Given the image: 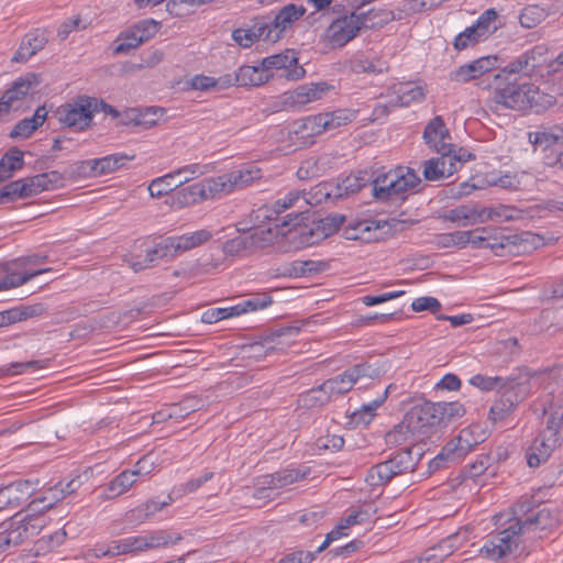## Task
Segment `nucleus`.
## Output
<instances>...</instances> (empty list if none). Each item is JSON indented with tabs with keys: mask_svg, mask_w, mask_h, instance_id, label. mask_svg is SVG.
<instances>
[{
	"mask_svg": "<svg viewBox=\"0 0 563 563\" xmlns=\"http://www.w3.org/2000/svg\"><path fill=\"white\" fill-rule=\"evenodd\" d=\"M543 428L527 452L530 467H538L563 442V398L552 397L543 406Z\"/></svg>",
	"mask_w": 563,
	"mask_h": 563,
	"instance_id": "f257e3e1",
	"label": "nucleus"
},
{
	"mask_svg": "<svg viewBox=\"0 0 563 563\" xmlns=\"http://www.w3.org/2000/svg\"><path fill=\"white\" fill-rule=\"evenodd\" d=\"M494 519L498 530L487 536L478 553L486 560L500 561L517 552L522 537L521 526L509 514H498Z\"/></svg>",
	"mask_w": 563,
	"mask_h": 563,
	"instance_id": "f03ea898",
	"label": "nucleus"
},
{
	"mask_svg": "<svg viewBox=\"0 0 563 563\" xmlns=\"http://www.w3.org/2000/svg\"><path fill=\"white\" fill-rule=\"evenodd\" d=\"M358 9H353L335 18L325 29L323 37L330 48H342L349 42L357 36L362 29H373L388 22L390 13L384 12V18L375 21L372 15L374 11L357 13Z\"/></svg>",
	"mask_w": 563,
	"mask_h": 563,
	"instance_id": "7ed1b4c3",
	"label": "nucleus"
},
{
	"mask_svg": "<svg viewBox=\"0 0 563 563\" xmlns=\"http://www.w3.org/2000/svg\"><path fill=\"white\" fill-rule=\"evenodd\" d=\"M420 181L412 168L398 166L372 181L373 196L378 201L399 205L407 199V191L415 189Z\"/></svg>",
	"mask_w": 563,
	"mask_h": 563,
	"instance_id": "20e7f679",
	"label": "nucleus"
},
{
	"mask_svg": "<svg viewBox=\"0 0 563 563\" xmlns=\"http://www.w3.org/2000/svg\"><path fill=\"white\" fill-rule=\"evenodd\" d=\"M531 378L527 368H518L517 373L508 376L504 389L499 391L500 397L489 409L488 419L493 423L505 420L527 398L531 391Z\"/></svg>",
	"mask_w": 563,
	"mask_h": 563,
	"instance_id": "39448f33",
	"label": "nucleus"
},
{
	"mask_svg": "<svg viewBox=\"0 0 563 563\" xmlns=\"http://www.w3.org/2000/svg\"><path fill=\"white\" fill-rule=\"evenodd\" d=\"M46 525L42 514L18 512L0 523V554L36 537Z\"/></svg>",
	"mask_w": 563,
	"mask_h": 563,
	"instance_id": "423d86ee",
	"label": "nucleus"
},
{
	"mask_svg": "<svg viewBox=\"0 0 563 563\" xmlns=\"http://www.w3.org/2000/svg\"><path fill=\"white\" fill-rule=\"evenodd\" d=\"M487 438V430L479 423L471 424L462 429L460 433L450 440L437 456L430 461V470L437 471L445 466L446 463L460 462L468 452L483 443Z\"/></svg>",
	"mask_w": 563,
	"mask_h": 563,
	"instance_id": "0eeeda50",
	"label": "nucleus"
},
{
	"mask_svg": "<svg viewBox=\"0 0 563 563\" xmlns=\"http://www.w3.org/2000/svg\"><path fill=\"white\" fill-rule=\"evenodd\" d=\"M422 457L420 446H408L394 453L387 461L372 466L366 475L369 486H383L395 476L413 472Z\"/></svg>",
	"mask_w": 563,
	"mask_h": 563,
	"instance_id": "6e6552de",
	"label": "nucleus"
},
{
	"mask_svg": "<svg viewBox=\"0 0 563 563\" xmlns=\"http://www.w3.org/2000/svg\"><path fill=\"white\" fill-rule=\"evenodd\" d=\"M517 77L514 79L496 74L494 76V92L492 101L496 106H500L512 110H523L531 106L533 101V87L530 84H518Z\"/></svg>",
	"mask_w": 563,
	"mask_h": 563,
	"instance_id": "1a4fd4ad",
	"label": "nucleus"
},
{
	"mask_svg": "<svg viewBox=\"0 0 563 563\" xmlns=\"http://www.w3.org/2000/svg\"><path fill=\"white\" fill-rule=\"evenodd\" d=\"M512 517L520 522L522 536L529 532L552 530L559 522L556 514L548 506L533 508L529 500L518 504Z\"/></svg>",
	"mask_w": 563,
	"mask_h": 563,
	"instance_id": "9d476101",
	"label": "nucleus"
},
{
	"mask_svg": "<svg viewBox=\"0 0 563 563\" xmlns=\"http://www.w3.org/2000/svg\"><path fill=\"white\" fill-rule=\"evenodd\" d=\"M354 384L353 378L345 371L335 377L327 379L319 387L310 389L305 397V401L311 406H322L333 396H340L351 390Z\"/></svg>",
	"mask_w": 563,
	"mask_h": 563,
	"instance_id": "9b49d317",
	"label": "nucleus"
},
{
	"mask_svg": "<svg viewBox=\"0 0 563 563\" xmlns=\"http://www.w3.org/2000/svg\"><path fill=\"white\" fill-rule=\"evenodd\" d=\"M88 104L84 96H78L71 102L58 107L56 115L59 123L76 131L87 130L92 123Z\"/></svg>",
	"mask_w": 563,
	"mask_h": 563,
	"instance_id": "f8f14e48",
	"label": "nucleus"
},
{
	"mask_svg": "<svg viewBox=\"0 0 563 563\" xmlns=\"http://www.w3.org/2000/svg\"><path fill=\"white\" fill-rule=\"evenodd\" d=\"M261 66L265 73L269 70H283L280 77L288 80H298L306 75L305 68L299 65L298 57L294 49H285L282 53L267 56L262 59Z\"/></svg>",
	"mask_w": 563,
	"mask_h": 563,
	"instance_id": "ddd939ff",
	"label": "nucleus"
},
{
	"mask_svg": "<svg viewBox=\"0 0 563 563\" xmlns=\"http://www.w3.org/2000/svg\"><path fill=\"white\" fill-rule=\"evenodd\" d=\"M223 197L218 177H209L191 184L178 191V200L184 205H195L208 199Z\"/></svg>",
	"mask_w": 563,
	"mask_h": 563,
	"instance_id": "4468645a",
	"label": "nucleus"
},
{
	"mask_svg": "<svg viewBox=\"0 0 563 563\" xmlns=\"http://www.w3.org/2000/svg\"><path fill=\"white\" fill-rule=\"evenodd\" d=\"M309 473V467L305 466L302 468H283L273 474H266L262 476L261 484L263 486L255 490L254 497H267L268 489L282 488L297 483L306 478Z\"/></svg>",
	"mask_w": 563,
	"mask_h": 563,
	"instance_id": "2eb2a0df",
	"label": "nucleus"
},
{
	"mask_svg": "<svg viewBox=\"0 0 563 563\" xmlns=\"http://www.w3.org/2000/svg\"><path fill=\"white\" fill-rule=\"evenodd\" d=\"M218 177L223 196L230 195L235 190L243 189L255 180L262 178V170L257 166L247 165L240 169H234Z\"/></svg>",
	"mask_w": 563,
	"mask_h": 563,
	"instance_id": "dca6fc26",
	"label": "nucleus"
},
{
	"mask_svg": "<svg viewBox=\"0 0 563 563\" xmlns=\"http://www.w3.org/2000/svg\"><path fill=\"white\" fill-rule=\"evenodd\" d=\"M331 88L325 81L300 85L296 89L285 92L283 102L286 107L301 108L320 100Z\"/></svg>",
	"mask_w": 563,
	"mask_h": 563,
	"instance_id": "f3484780",
	"label": "nucleus"
},
{
	"mask_svg": "<svg viewBox=\"0 0 563 563\" xmlns=\"http://www.w3.org/2000/svg\"><path fill=\"white\" fill-rule=\"evenodd\" d=\"M185 173L203 174V170H201V166L199 164H192V165H187L185 167H181V168L177 169L176 172L166 174L162 177H157V178L153 179L147 187L151 197L161 198V197L169 194L170 191L177 189L185 183L189 181L190 180L189 177H184V178L179 179V181H175V178L181 176Z\"/></svg>",
	"mask_w": 563,
	"mask_h": 563,
	"instance_id": "a211bd4d",
	"label": "nucleus"
},
{
	"mask_svg": "<svg viewBox=\"0 0 563 563\" xmlns=\"http://www.w3.org/2000/svg\"><path fill=\"white\" fill-rule=\"evenodd\" d=\"M41 81V76L35 73H27L13 81L12 86L7 89L0 98V118L9 113L14 101L23 99L30 90L37 87Z\"/></svg>",
	"mask_w": 563,
	"mask_h": 563,
	"instance_id": "6ab92c4d",
	"label": "nucleus"
},
{
	"mask_svg": "<svg viewBox=\"0 0 563 563\" xmlns=\"http://www.w3.org/2000/svg\"><path fill=\"white\" fill-rule=\"evenodd\" d=\"M321 120L320 114H314L294 121L289 128V139L299 146L312 144L313 137L324 132Z\"/></svg>",
	"mask_w": 563,
	"mask_h": 563,
	"instance_id": "aec40b11",
	"label": "nucleus"
},
{
	"mask_svg": "<svg viewBox=\"0 0 563 563\" xmlns=\"http://www.w3.org/2000/svg\"><path fill=\"white\" fill-rule=\"evenodd\" d=\"M440 409L439 402H424L413 407L408 415L412 429L428 433L433 428H443Z\"/></svg>",
	"mask_w": 563,
	"mask_h": 563,
	"instance_id": "412c9836",
	"label": "nucleus"
},
{
	"mask_svg": "<svg viewBox=\"0 0 563 563\" xmlns=\"http://www.w3.org/2000/svg\"><path fill=\"white\" fill-rule=\"evenodd\" d=\"M344 220V216L338 213L329 214L324 218L312 221L311 227H305L300 231V234L305 238L307 244L312 245L339 231Z\"/></svg>",
	"mask_w": 563,
	"mask_h": 563,
	"instance_id": "4be33fe9",
	"label": "nucleus"
},
{
	"mask_svg": "<svg viewBox=\"0 0 563 563\" xmlns=\"http://www.w3.org/2000/svg\"><path fill=\"white\" fill-rule=\"evenodd\" d=\"M522 238L510 234L505 229L487 228L486 249H490L497 256L519 253Z\"/></svg>",
	"mask_w": 563,
	"mask_h": 563,
	"instance_id": "5701e85b",
	"label": "nucleus"
},
{
	"mask_svg": "<svg viewBox=\"0 0 563 563\" xmlns=\"http://www.w3.org/2000/svg\"><path fill=\"white\" fill-rule=\"evenodd\" d=\"M134 155L112 154L101 158L81 162L80 170L88 176H101L113 173L123 167L128 161L134 159Z\"/></svg>",
	"mask_w": 563,
	"mask_h": 563,
	"instance_id": "b1692460",
	"label": "nucleus"
},
{
	"mask_svg": "<svg viewBox=\"0 0 563 563\" xmlns=\"http://www.w3.org/2000/svg\"><path fill=\"white\" fill-rule=\"evenodd\" d=\"M497 56L488 55L481 57L468 64L461 65L450 74V79L456 82H467L495 69L497 67Z\"/></svg>",
	"mask_w": 563,
	"mask_h": 563,
	"instance_id": "393cba45",
	"label": "nucleus"
},
{
	"mask_svg": "<svg viewBox=\"0 0 563 563\" xmlns=\"http://www.w3.org/2000/svg\"><path fill=\"white\" fill-rule=\"evenodd\" d=\"M48 42V32L45 29H35L26 33L12 57V62L24 63L42 51Z\"/></svg>",
	"mask_w": 563,
	"mask_h": 563,
	"instance_id": "a878e982",
	"label": "nucleus"
},
{
	"mask_svg": "<svg viewBox=\"0 0 563 563\" xmlns=\"http://www.w3.org/2000/svg\"><path fill=\"white\" fill-rule=\"evenodd\" d=\"M34 493L30 481H16L0 489L2 508H16L26 503Z\"/></svg>",
	"mask_w": 563,
	"mask_h": 563,
	"instance_id": "bb28decb",
	"label": "nucleus"
},
{
	"mask_svg": "<svg viewBox=\"0 0 563 563\" xmlns=\"http://www.w3.org/2000/svg\"><path fill=\"white\" fill-rule=\"evenodd\" d=\"M369 510L371 506L361 507L357 510H353L346 517L342 518L340 522L325 536V540L317 549V552H322L332 541L346 536V530L352 526L367 521L371 517Z\"/></svg>",
	"mask_w": 563,
	"mask_h": 563,
	"instance_id": "cd10ccee",
	"label": "nucleus"
},
{
	"mask_svg": "<svg viewBox=\"0 0 563 563\" xmlns=\"http://www.w3.org/2000/svg\"><path fill=\"white\" fill-rule=\"evenodd\" d=\"M176 252H174L173 241L168 238L157 243L154 247L147 249L143 258L132 257L130 261V267L134 272H140L154 266L159 260L174 256Z\"/></svg>",
	"mask_w": 563,
	"mask_h": 563,
	"instance_id": "c85d7f7f",
	"label": "nucleus"
},
{
	"mask_svg": "<svg viewBox=\"0 0 563 563\" xmlns=\"http://www.w3.org/2000/svg\"><path fill=\"white\" fill-rule=\"evenodd\" d=\"M423 140L426 144L435 151H443L446 146L452 145L451 134L441 115L432 118L423 130Z\"/></svg>",
	"mask_w": 563,
	"mask_h": 563,
	"instance_id": "c756f323",
	"label": "nucleus"
},
{
	"mask_svg": "<svg viewBox=\"0 0 563 563\" xmlns=\"http://www.w3.org/2000/svg\"><path fill=\"white\" fill-rule=\"evenodd\" d=\"M306 11L303 5L295 3L287 4L280 9L271 21L272 27L275 31L271 38H276L277 42L283 38L285 32L291 29L294 23L305 15Z\"/></svg>",
	"mask_w": 563,
	"mask_h": 563,
	"instance_id": "7c9ffc66",
	"label": "nucleus"
},
{
	"mask_svg": "<svg viewBox=\"0 0 563 563\" xmlns=\"http://www.w3.org/2000/svg\"><path fill=\"white\" fill-rule=\"evenodd\" d=\"M164 109L158 107L131 108L122 113L121 123L123 125L142 126L150 129L157 124L158 113L163 114Z\"/></svg>",
	"mask_w": 563,
	"mask_h": 563,
	"instance_id": "2f4dec72",
	"label": "nucleus"
},
{
	"mask_svg": "<svg viewBox=\"0 0 563 563\" xmlns=\"http://www.w3.org/2000/svg\"><path fill=\"white\" fill-rule=\"evenodd\" d=\"M528 140L533 145L534 151L545 152L559 142L563 143V128L558 125L541 128L538 131L529 132Z\"/></svg>",
	"mask_w": 563,
	"mask_h": 563,
	"instance_id": "473e14b6",
	"label": "nucleus"
},
{
	"mask_svg": "<svg viewBox=\"0 0 563 563\" xmlns=\"http://www.w3.org/2000/svg\"><path fill=\"white\" fill-rule=\"evenodd\" d=\"M46 308L43 303L34 305H20L18 307L0 312L3 327L23 321L33 317L41 316L45 312Z\"/></svg>",
	"mask_w": 563,
	"mask_h": 563,
	"instance_id": "72a5a7b5",
	"label": "nucleus"
},
{
	"mask_svg": "<svg viewBox=\"0 0 563 563\" xmlns=\"http://www.w3.org/2000/svg\"><path fill=\"white\" fill-rule=\"evenodd\" d=\"M424 97L426 93L421 86H417L411 82L399 84L394 88L390 104L393 107H406L411 102L423 100Z\"/></svg>",
	"mask_w": 563,
	"mask_h": 563,
	"instance_id": "f704fd0d",
	"label": "nucleus"
},
{
	"mask_svg": "<svg viewBox=\"0 0 563 563\" xmlns=\"http://www.w3.org/2000/svg\"><path fill=\"white\" fill-rule=\"evenodd\" d=\"M273 78V74L265 73L263 66L243 65L235 71V81L239 87L261 86Z\"/></svg>",
	"mask_w": 563,
	"mask_h": 563,
	"instance_id": "c9c22d12",
	"label": "nucleus"
},
{
	"mask_svg": "<svg viewBox=\"0 0 563 563\" xmlns=\"http://www.w3.org/2000/svg\"><path fill=\"white\" fill-rule=\"evenodd\" d=\"M47 111L45 107H38L33 117L20 120L11 130L10 137L27 139L35 130H37L45 121Z\"/></svg>",
	"mask_w": 563,
	"mask_h": 563,
	"instance_id": "e433bc0d",
	"label": "nucleus"
},
{
	"mask_svg": "<svg viewBox=\"0 0 563 563\" xmlns=\"http://www.w3.org/2000/svg\"><path fill=\"white\" fill-rule=\"evenodd\" d=\"M172 503L173 498L170 496H168L167 500L164 501H158L156 499L146 500L140 506L128 511L126 519L129 522L142 523Z\"/></svg>",
	"mask_w": 563,
	"mask_h": 563,
	"instance_id": "4c0bfd02",
	"label": "nucleus"
},
{
	"mask_svg": "<svg viewBox=\"0 0 563 563\" xmlns=\"http://www.w3.org/2000/svg\"><path fill=\"white\" fill-rule=\"evenodd\" d=\"M11 265L12 264H7L4 266V272L7 273V275L2 279H0V291L8 290L11 288H16L21 285L26 284L34 277L52 271L51 268H41V269L25 271L23 273H20V272L12 271Z\"/></svg>",
	"mask_w": 563,
	"mask_h": 563,
	"instance_id": "58836bf2",
	"label": "nucleus"
},
{
	"mask_svg": "<svg viewBox=\"0 0 563 563\" xmlns=\"http://www.w3.org/2000/svg\"><path fill=\"white\" fill-rule=\"evenodd\" d=\"M368 180L369 179L366 173H360L358 175H350L335 186L334 191H325L324 196L343 198L344 196L356 194L363 187L366 186Z\"/></svg>",
	"mask_w": 563,
	"mask_h": 563,
	"instance_id": "ea45409f",
	"label": "nucleus"
},
{
	"mask_svg": "<svg viewBox=\"0 0 563 563\" xmlns=\"http://www.w3.org/2000/svg\"><path fill=\"white\" fill-rule=\"evenodd\" d=\"M24 165V154L18 147L10 148L0 159V181L12 177Z\"/></svg>",
	"mask_w": 563,
	"mask_h": 563,
	"instance_id": "a19ab883",
	"label": "nucleus"
},
{
	"mask_svg": "<svg viewBox=\"0 0 563 563\" xmlns=\"http://www.w3.org/2000/svg\"><path fill=\"white\" fill-rule=\"evenodd\" d=\"M136 482L135 474L130 470H125L117 475L104 488L103 495L106 499H112L128 492Z\"/></svg>",
	"mask_w": 563,
	"mask_h": 563,
	"instance_id": "79ce46f5",
	"label": "nucleus"
},
{
	"mask_svg": "<svg viewBox=\"0 0 563 563\" xmlns=\"http://www.w3.org/2000/svg\"><path fill=\"white\" fill-rule=\"evenodd\" d=\"M260 233L263 234L264 231L255 230L252 233L240 234L231 240H228L223 245L224 253L234 255L240 253L241 251L256 246L258 242L262 240L260 238Z\"/></svg>",
	"mask_w": 563,
	"mask_h": 563,
	"instance_id": "37998d69",
	"label": "nucleus"
},
{
	"mask_svg": "<svg viewBox=\"0 0 563 563\" xmlns=\"http://www.w3.org/2000/svg\"><path fill=\"white\" fill-rule=\"evenodd\" d=\"M498 13L494 8L485 10L472 25L473 30L482 41L487 40L497 29Z\"/></svg>",
	"mask_w": 563,
	"mask_h": 563,
	"instance_id": "c03bdc74",
	"label": "nucleus"
},
{
	"mask_svg": "<svg viewBox=\"0 0 563 563\" xmlns=\"http://www.w3.org/2000/svg\"><path fill=\"white\" fill-rule=\"evenodd\" d=\"M495 216H497L496 212H494L493 209H482L477 210L475 208H470L467 206H461L454 209H451L448 211V214L445 216L446 219L450 221H460V220H474L477 219L484 220V219H493Z\"/></svg>",
	"mask_w": 563,
	"mask_h": 563,
	"instance_id": "a18cd8bd",
	"label": "nucleus"
},
{
	"mask_svg": "<svg viewBox=\"0 0 563 563\" xmlns=\"http://www.w3.org/2000/svg\"><path fill=\"white\" fill-rule=\"evenodd\" d=\"M212 234L208 230H199L189 234H184L177 238H170L174 244V252L187 251L192 247L199 246L211 239Z\"/></svg>",
	"mask_w": 563,
	"mask_h": 563,
	"instance_id": "49530a36",
	"label": "nucleus"
},
{
	"mask_svg": "<svg viewBox=\"0 0 563 563\" xmlns=\"http://www.w3.org/2000/svg\"><path fill=\"white\" fill-rule=\"evenodd\" d=\"M146 540V550L166 548L170 544L178 543L183 537L178 532L169 530H153L144 534Z\"/></svg>",
	"mask_w": 563,
	"mask_h": 563,
	"instance_id": "de8ad7c7",
	"label": "nucleus"
},
{
	"mask_svg": "<svg viewBox=\"0 0 563 563\" xmlns=\"http://www.w3.org/2000/svg\"><path fill=\"white\" fill-rule=\"evenodd\" d=\"M63 499V489L56 484L46 489L41 497L33 499L29 504V510L41 512L43 510L51 509L57 501Z\"/></svg>",
	"mask_w": 563,
	"mask_h": 563,
	"instance_id": "09e8293b",
	"label": "nucleus"
},
{
	"mask_svg": "<svg viewBox=\"0 0 563 563\" xmlns=\"http://www.w3.org/2000/svg\"><path fill=\"white\" fill-rule=\"evenodd\" d=\"M319 114L322 118L321 124L324 128V132L346 125L354 119V113L346 109H339L332 112H324Z\"/></svg>",
	"mask_w": 563,
	"mask_h": 563,
	"instance_id": "8fccbe9b",
	"label": "nucleus"
},
{
	"mask_svg": "<svg viewBox=\"0 0 563 563\" xmlns=\"http://www.w3.org/2000/svg\"><path fill=\"white\" fill-rule=\"evenodd\" d=\"M60 178L58 172L43 173L35 175L31 178L24 179L26 187L30 190V197L40 194L43 190L52 188V184L56 183Z\"/></svg>",
	"mask_w": 563,
	"mask_h": 563,
	"instance_id": "3c124183",
	"label": "nucleus"
},
{
	"mask_svg": "<svg viewBox=\"0 0 563 563\" xmlns=\"http://www.w3.org/2000/svg\"><path fill=\"white\" fill-rule=\"evenodd\" d=\"M203 407V400L197 396L186 397L179 404L173 405L168 409V417L174 419L186 418L191 412H195Z\"/></svg>",
	"mask_w": 563,
	"mask_h": 563,
	"instance_id": "603ef678",
	"label": "nucleus"
},
{
	"mask_svg": "<svg viewBox=\"0 0 563 563\" xmlns=\"http://www.w3.org/2000/svg\"><path fill=\"white\" fill-rule=\"evenodd\" d=\"M300 329L298 327L287 325L280 327L268 334L261 344H254L253 347L261 345L266 352L275 350V344H283V338H295Z\"/></svg>",
	"mask_w": 563,
	"mask_h": 563,
	"instance_id": "864d4df0",
	"label": "nucleus"
},
{
	"mask_svg": "<svg viewBox=\"0 0 563 563\" xmlns=\"http://www.w3.org/2000/svg\"><path fill=\"white\" fill-rule=\"evenodd\" d=\"M30 197L29 187H26L24 179H18L7 184L0 190V205L16 199H24Z\"/></svg>",
	"mask_w": 563,
	"mask_h": 563,
	"instance_id": "5fc2aeb1",
	"label": "nucleus"
},
{
	"mask_svg": "<svg viewBox=\"0 0 563 563\" xmlns=\"http://www.w3.org/2000/svg\"><path fill=\"white\" fill-rule=\"evenodd\" d=\"M505 380H508V377L476 374L470 378L468 383L483 391L495 389L500 391L504 389V385H506Z\"/></svg>",
	"mask_w": 563,
	"mask_h": 563,
	"instance_id": "6e6d98bb",
	"label": "nucleus"
},
{
	"mask_svg": "<svg viewBox=\"0 0 563 563\" xmlns=\"http://www.w3.org/2000/svg\"><path fill=\"white\" fill-rule=\"evenodd\" d=\"M435 152L441 154L439 158L443 162V167L445 168V172L449 176L457 172L462 164L466 162L465 157H460L456 155V150L453 144L446 146L443 151Z\"/></svg>",
	"mask_w": 563,
	"mask_h": 563,
	"instance_id": "4d7b16f0",
	"label": "nucleus"
},
{
	"mask_svg": "<svg viewBox=\"0 0 563 563\" xmlns=\"http://www.w3.org/2000/svg\"><path fill=\"white\" fill-rule=\"evenodd\" d=\"M412 430L413 429L409 420L408 423L400 422L386 434L385 441L388 445H402L407 443V441L412 435Z\"/></svg>",
	"mask_w": 563,
	"mask_h": 563,
	"instance_id": "13d9d810",
	"label": "nucleus"
},
{
	"mask_svg": "<svg viewBox=\"0 0 563 563\" xmlns=\"http://www.w3.org/2000/svg\"><path fill=\"white\" fill-rule=\"evenodd\" d=\"M391 388V385H389L385 391L383 393V395L379 397V398H376L375 400H373L371 404L368 405H364L362 407V411L361 412H355L353 415V419L357 422V423H364V424H368L371 422V420L373 419L374 415H375V410L383 405V402L386 400L387 398V395H388V391L389 389Z\"/></svg>",
	"mask_w": 563,
	"mask_h": 563,
	"instance_id": "bf43d9fd",
	"label": "nucleus"
},
{
	"mask_svg": "<svg viewBox=\"0 0 563 563\" xmlns=\"http://www.w3.org/2000/svg\"><path fill=\"white\" fill-rule=\"evenodd\" d=\"M439 405L441 408L440 420L442 422L443 428L451 423L454 419L460 418L465 413L464 406L459 401L439 402Z\"/></svg>",
	"mask_w": 563,
	"mask_h": 563,
	"instance_id": "052dcab7",
	"label": "nucleus"
},
{
	"mask_svg": "<svg viewBox=\"0 0 563 563\" xmlns=\"http://www.w3.org/2000/svg\"><path fill=\"white\" fill-rule=\"evenodd\" d=\"M526 57L523 53L516 57L514 60L508 63L498 74H503L504 76L511 78L512 76H523L531 77V73L529 71Z\"/></svg>",
	"mask_w": 563,
	"mask_h": 563,
	"instance_id": "680f3d73",
	"label": "nucleus"
},
{
	"mask_svg": "<svg viewBox=\"0 0 563 563\" xmlns=\"http://www.w3.org/2000/svg\"><path fill=\"white\" fill-rule=\"evenodd\" d=\"M300 199V192L299 191H290L288 195L283 198L275 201L273 207L271 209L265 210V218L273 220V214L279 216L282 212L286 211L287 209L291 208L298 200Z\"/></svg>",
	"mask_w": 563,
	"mask_h": 563,
	"instance_id": "e2e57ef3",
	"label": "nucleus"
},
{
	"mask_svg": "<svg viewBox=\"0 0 563 563\" xmlns=\"http://www.w3.org/2000/svg\"><path fill=\"white\" fill-rule=\"evenodd\" d=\"M423 176L429 181L440 180L449 177L439 157L430 158L423 164Z\"/></svg>",
	"mask_w": 563,
	"mask_h": 563,
	"instance_id": "0e129e2a",
	"label": "nucleus"
},
{
	"mask_svg": "<svg viewBox=\"0 0 563 563\" xmlns=\"http://www.w3.org/2000/svg\"><path fill=\"white\" fill-rule=\"evenodd\" d=\"M96 556H115L129 554L125 539L113 540L107 545H100L96 550Z\"/></svg>",
	"mask_w": 563,
	"mask_h": 563,
	"instance_id": "69168bd1",
	"label": "nucleus"
},
{
	"mask_svg": "<svg viewBox=\"0 0 563 563\" xmlns=\"http://www.w3.org/2000/svg\"><path fill=\"white\" fill-rule=\"evenodd\" d=\"M142 43H144L142 41V35H139L134 30L128 31L122 35L121 42L114 48V53L126 54L131 49L139 47Z\"/></svg>",
	"mask_w": 563,
	"mask_h": 563,
	"instance_id": "338daca9",
	"label": "nucleus"
},
{
	"mask_svg": "<svg viewBox=\"0 0 563 563\" xmlns=\"http://www.w3.org/2000/svg\"><path fill=\"white\" fill-rule=\"evenodd\" d=\"M543 19V12L536 5L526 7L520 15L519 22L521 26L526 29H532L537 26Z\"/></svg>",
	"mask_w": 563,
	"mask_h": 563,
	"instance_id": "774afa93",
	"label": "nucleus"
}]
</instances>
